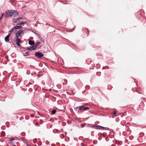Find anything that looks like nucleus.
<instances>
[{
  "mask_svg": "<svg viewBox=\"0 0 146 146\" xmlns=\"http://www.w3.org/2000/svg\"><path fill=\"white\" fill-rule=\"evenodd\" d=\"M7 17L15 16L18 15L17 12L15 10L8 11L6 13Z\"/></svg>",
  "mask_w": 146,
  "mask_h": 146,
  "instance_id": "nucleus-1",
  "label": "nucleus"
},
{
  "mask_svg": "<svg viewBox=\"0 0 146 146\" xmlns=\"http://www.w3.org/2000/svg\"><path fill=\"white\" fill-rule=\"evenodd\" d=\"M35 54L36 56L40 58H42L44 56L42 52H35Z\"/></svg>",
  "mask_w": 146,
  "mask_h": 146,
  "instance_id": "nucleus-2",
  "label": "nucleus"
},
{
  "mask_svg": "<svg viewBox=\"0 0 146 146\" xmlns=\"http://www.w3.org/2000/svg\"><path fill=\"white\" fill-rule=\"evenodd\" d=\"M14 42L16 43L18 46H20L21 40L19 38H14Z\"/></svg>",
  "mask_w": 146,
  "mask_h": 146,
  "instance_id": "nucleus-3",
  "label": "nucleus"
},
{
  "mask_svg": "<svg viewBox=\"0 0 146 146\" xmlns=\"http://www.w3.org/2000/svg\"><path fill=\"white\" fill-rule=\"evenodd\" d=\"M79 110H86L90 109L89 107H86L83 105L81 106H80L79 107Z\"/></svg>",
  "mask_w": 146,
  "mask_h": 146,
  "instance_id": "nucleus-4",
  "label": "nucleus"
},
{
  "mask_svg": "<svg viewBox=\"0 0 146 146\" xmlns=\"http://www.w3.org/2000/svg\"><path fill=\"white\" fill-rule=\"evenodd\" d=\"M94 127L96 129H101L102 130L105 129L106 128L105 127L98 125H96V126H94Z\"/></svg>",
  "mask_w": 146,
  "mask_h": 146,
  "instance_id": "nucleus-5",
  "label": "nucleus"
},
{
  "mask_svg": "<svg viewBox=\"0 0 146 146\" xmlns=\"http://www.w3.org/2000/svg\"><path fill=\"white\" fill-rule=\"evenodd\" d=\"M36 46L34 45L33 46H30L27 48V49L29 50H34L36 49Z\"/></svg>",
  "mask_w": 146,
  "mask_h": 146,
  "instance_id": "nucleus-6",
  "label": "nucleus"
},
{
  "mask_svg": "<svg viewBox=\"0 0 146 146\" xmlns=\"http://www.w3.org/2000/svg\"><path fill=\"white\" fill-rule=\"evenodd\" d=\"M17 29V28L16 26H15L13 27L11 29V30L9 31V32L12 33L14 31H16Z\"/></svg>",
  "mask_w": 146,
  "mask_h": 146,
  "instance_id": "nucleus-7",
  "label": "nucleus"
},
{
  "mask_svg": "<svg viewBox=\"0 0 146 146\" xmlns=\"http://www.w3.org/2000/svg\"><path fill=\"white\" fill-rule=\"evenodd\" d=\"M11 34H9L5 38V40L7 42L9 41V38L10 37Z\"/></svg>",
  "mask_w": 146,
  "mask_h": 146,
  "instance_id": "nucleus-8",
  "label": "nucleus"
},
{
  "mask_svg": "<svg viewBox=\"0 0 146 146\" xmlns=\"http://www.w3.org/2000/svg\"><path fill=\"white\" fill-rule=\"evenodd\" d=\"M18 33L20 34L21 35H23L24 34V31L23 30H21L18 31L17 32Z\"/></svg>",
  "mask_w": 146,
  "mask_h": 146,
  "instance_id": "nucleus-9",
  "label": "nucleus"
},
{
  "mask_svg": "<svg viewBox=\"0 0 146 146\" xmlns=\"http://www.w3.org/2000/svg\"><path fill=\"white\" fill-rule=\"evenodd\" d=\"M29 43L30 45H32L34 44V41H32V40H29Z\"/></svg>",
  "mask_w": 146,
  "mask_h": 146,
  "instance_id": "nucleus-10",
  "label": "nucleus"
},
{
  "mask_svg": "<svg viewBox=\"0 0 146 146\" xmlns=\"http://www.w3.org/2000/svg\"><path fill=\"white\" fill-rule=\"evenodd\" d=\"M26 21H23L20 22L19 24H17V25H22L23 24H26Z\"/></svg>",
  "mask_w": 146,
  "mask_h": 146,
  "instance_id": "nucleus-11",
  "label": "nucleus"
},
{
  "mask_svg": "<svg viewBox=\"0 0 146 146\" xmlns=\"http://www.w3.org/2000/svg\"><path fill=\"white\" fill-rule=\"evenodd\" d=\"M56 112V111L55 110H53L51 112V115H53L54 114H55Z\"/></svg>",
  "mask_w": 146,
  "mask_h": 146,
  "instance_id": "nucleus-12",
  "label": "nucleus"
},
{
  "mask_svg": "<svg viewBox=\"0 0 146 146\" xmlns=\"http://www.w3.org/2000/svg\"><path fill=\"white\" fill-rule=\"evenodd\" d=\"M21 36V35H20V34H19L17 33H16V35L15 38H18V37H19L20 36Z\"/></svg>",
  "mask_w": 146,
  "mask_h": 146,
  "instance_id": "nucleus-13",
  "label": "nucleus"
},
{
  "mask_svg": "<svg viewBox=\"0 0 146 146\" xmlns=\"http://www.w3.org/2000/svg\"><path fill=\"white\" fill-rule=\"evenodd\" d=\"M14 140V137H11L8 138V140H9L11 141H13Z\"/></svg>",
  "mask_w": 146,
  "mask_h": 146,
  "instance_id": "nucleus-14",
  "label": "nucleus"
},
{
  "mask_svg": "<svg viewBox=\"0 0 146 146\" xmlns=\"http://www.w3.org/2000/svg\"><path fill=\"white\" fill-rule=\"evenodd\" d=\"M1 135L3 136H4L5 135V133L4 131H2L1 132Z\"/></svg>",
  "mask_w": 146,
  "mask_h": 146,
  "instance_id": "nucleus-15",
  "label": "nucleus"
},
{
  "mask_svg": "<svg viewBox=\"0 0 146 146\" xmlns=\"http://www.w3.org/2000/svg\"><path fill=\"white\" fill-rule=\"evenodd\" d=\"M29 54V52H25L24 54V55L25 56H28Z\"/></svg>",
  "mask_w": 146,
  "mask_h": 146,
  "instance_id": "nucleus-16",
  "label": "nucleus"
},
{
  "mask_svg": "<svg viewBox=\"0 0 146 146\" xmlns=\"http://www.w3.org/2000/svg\"><path fill=\"white\" fill-rule=\"evenodd\" d=\"M40 44V42L39 41H38L36 43V44H35V46H36V47L37 46H39Z\"/></svg>",
  "mask_w": 146,
  "mask_h": 146,
  "instance_id": "nucleus-17",
  "label": "nucleus"
},
{
  "mask_svg": "<svg viewBox=\"0 0 146 146\" xmlns=\"http://www.w3.org/2000/svg\"><path fill=\"white\" fill-rule=\"evenodd\" d=\"M84 31L85 32H87L88 33L89 32V31L88 29L87 28H86L84 29Z\"/></svg>",
  "mask_w": 146,
  "mask_h": 146,
  "instance_id": "nucleus-18",
  "label": "nucleus"
},
{
  "mask_svg": "<svg viewBox=\"0 0 146 146\" xmlns=\"http://www.w3.org/2000/svg\"><path fill=\"white\" fill-rule=\"evenodd\" d=\"M16 27L17 28V29H20L22 27L21 26H16Z\"/></svg>",
  "mask_w": 146,
  "mask_h": 146,
  "instance_id": "nucleus-19",
  "label": "nucleus"
},
{
  "mask_svg": "<svg viewBox=\"0 0 146 146\" xmlns=\"http://www.w3.org/2000/svg\"><path fill=\"white\" fill-rule=\"evenodd\" d=\"M23 18L21 17H19L17 19L18 20H20L21 19H22Z\"/></svg>",
  "mask_w": 146,
  "mask_h": 146,
  "instance_id": "nucleus-20",
  "label": "nucleus"
},
{
  "mask_svg": "<svg viewBox=\"0 0 146 146\" xmlns=\"http://www.w3.org/2000/svg\"><path fill=\"white\" fill-rule=\"evenodd\" d=\"M17 19H14L13 20L14 22V23H16L17 22Z\"/></svg>",
  "mask_w": 146,
  "mask_h": 146,
  "instance_id": "nucleus-21",
  "label": "nucleus"
},
{
  "mask_svg": "<svg viewBox=\"0 0 146 146\" xmlns=\"http://www.w3.org/2000/svg\"><path fill=\"white\" fill-rule=\"evenodd\" d=\"M116 112L115 111H114L113 113V114L114 115H115L116 114Z\"/></svg>",
  "mask_w": 146,
  "mask_h": 146,
  "instance_id": "nucleus-22",
  "label": "nucleus"
},
{
  "mask_svg": "<svg viewBox=\"0 0 146 146\" xmlns=\"http://www.w3.org/2000/svg\"><path fill=\"white\" fill-rule=\"evenodd\" d=\"M79 107H76V108H75L76 109H78V108H79Z\"/></svg>",
  "mask_w": 146,
  "mask_h": 146,
  "instance_id": "nucleus-23",
  "label": "nucleus"
},
{
  "mask_svg": "<svg viewBox=\"0 0 146 146\" xmlns=\"http://www.w3.org/2000/svg\"><path fill=\"white\" fill-rule=\"evenodd\" d=\"M3 13H2V15L1 17V18H2V17H3Z\"/></svg>",
  "mask_w": 146,
  "mask_h": 146,
  "instance_id": "nucleus-24",
  "label": "nucleus"
},
{
  "mask_svg": "<svg viewBox=\"0 0 146 146\" xmlns=\"http://www.w3.org/2000/svg\"><path fill=\"white\" fill-rule=\"evenodd\" d=\"M111 146H115V145L113 144L111 145Z\"/></svg>",
  "mask_w": 146,
  "mask_h": 146,
  "instance_id": "nucleus-25",
  "label": "nucleus"
},
{
  "mask_svg": "<svg viewBox=\"0 0 146 146\" xmlns=\"http://www.w3.org/2000/svg\"><path fill=\"white\" fill-rule=\"evenodd\" d=\"M135 82V83H136V80L135 79L134 80Z\"/></svg>",
  "mask_w": 146,
  "mask_h": 146,
  "instance_id": "nucleus-26",
  "label": "nucleus"
},
{
  "mask_svg": "<svg viewBox=\"0 0 146 146\" xmlns=\"http://www.w3.org/2000/svg\"><path fill=\"white\" fill-rule=\"evenodd\" d=\"M27 146H31L30 145H27Z\"/></svg>",
  "mask_w": 146,
  "mask_h": 146,
  "instance_id": "nucleus-27",
  "label": "nucleus"
},
{
  "mask_svg": "<svg viewBox=\"0 0 146 146\" xmlns=\"http://www.w3.org/2000/svg\"><path fill=\"white\" fill-rule=\"evenodd\" d=\"M33 115H31V117H33Z\"/></svg>",
  "mask_w": 146,
  "mask_h": 146,
  "instance_id": "nucleus-28",
  "label": "nucleus"
},
{
  "mask_svg": "<svg viewBox=\"0 0 146 146\" xmlns=\"http://www.w3.org/2000/svg\"><path fill=\"white\" fill-rule=\"evenodd\" d=\"M84 105V106H86L87 105V104H85L84 105Z\"/></svg>",
  "mask_w": 146,
  "mask_h": 146,
  "instance_id": "nucleus-29",
  "label": "nucleus"
},
{
  "mask_svg": "<svg viewBox=\"0 0 146 146\" xmlns=\"http://www.w3.org/2000/svg\"><path fill=\"white\" fill-rule=\"evenodd\" d=\"M13 146H16L15 145H14Z\"/></svg>",
  "mask_w": 146,
  "mask_h": 146,
  "instance_id": "nucleus-30",
  "label": "nucleus"
}]
</instances>
